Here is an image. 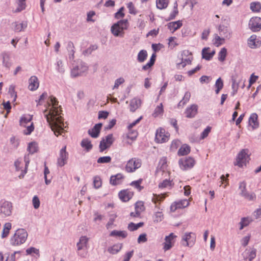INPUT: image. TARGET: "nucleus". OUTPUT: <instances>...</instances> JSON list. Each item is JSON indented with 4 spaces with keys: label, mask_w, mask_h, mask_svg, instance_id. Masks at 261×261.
<instances>
[{
    "label": "nucleus",
    "mask_w": 261,
    "mask_h": 261,
    "mask_svg": "<svg viewBox=\"0 0 261 261\" xmlns=\"http://www.w3.org/2000/svg\"><path fill=\"white\" fill-rule=\"evenodd\" d=\"M163 111V105L161 103L159 106H157L155 109L154 113H153V116L154 117L158 116L160 114H161Z\"/></svg>",
    "instance_id": "obj_51"
},
{
    "label": "nucleus",
    "mask_w": 261,
    "mask_h": 261,
    "mask_svg": "<svg viewBox=\"0 0 261 261\" xmlns=\"http://www.w3.org/2000/svg\"><path fill=\"white\" fill-rule=\"evenodd\" d=\"M141 100L137 98L132 99L130 101L129 107L131 112H135L141 106Z\"/></svg>",
    "instance_id": "obj_28"
},
{
    "label": "nucleus",
    "mask_w": 261,
    "mask_h": 261,
    "mask_svg": "<svg viewBox=\"0 0 261 261\" xmlns=\"http://www.w3.org/2000/svg\"><path fill=\"white\" fill-rule=\"evenodd\" d=\"M133 193L128 190L121 191L119 193L120 199L124 202L128 201L133 196Z\"/></svg>",
    "instance_id": "obj_23"
},
{
    "label": "nucleus",
    "mask_w": 261,
    "mask_h": 261,
    "mask_svg": "<svg viewBox=\"0 0 261 261\" xmlns=\"http://www.w3.org/2000/svg\"><path fill=\"white\" fill-rule=\"evenodd\" d=\"M88 70V66L85 63L80 61L77 64L74 66L71 71V75L72 77H76L81 75L83 73L87 71Z\"/></svg>",
    "instance_id": "obj_10"
},
{
    "label": "nucleus",
    "mask_w": 261,
    "mask_h": 261,
    "mask_svg": "<svg viewBox=\"0 0 261 261\" xmlns=\"http://www.w3.org/2000/svg\"><path fill=\"white\" fill-rule=\"evenodd\" d=\"M257 115L256 113H252L249 119V124L253 129L257 128L259 126V123L257 121Z\"/></svg>",
    "instance_id": "obj_26"
},
{
    "label": "nucleus",
    "mask_w": 261,
    "mask_h": 261,
    "mask_svg": "<svg viewBox=\"0 0 261 261\" xmlns=\"http://www.w3.org/2000/svg\"><path fill=\"white\" fill-rule=\"evenodd\" d=\"M25 1L26 0H16V3L17 5V7L12 10L13 13H19L25 9L26 7Z\"/></svg>",
    "instance_id": "obj_29"
},
{
    "label": "nucleus",
    "mask_w": 261,
    "mask_h": 261,
    "mask_svg": "<svg viewBox=\"0 0 261 261\" xmlns=\"http://www.w3.org/2000/svg\"><path fill=\"white\" fill-rule=\"evenodd\" d=\"M122 248L121 244H117L114 245L113 246L109 247L108 251L111 254H115L117 253Z\"/></svg>",
    "instance_id": "obj_36"
},
{
    "label": "nucleus",
    "mask_w": 261,
    "mask_h": 261,
    "mask_svg": "<svg viewBox=\"0 0 261 261\" xmlns=\"http://www.w3.org/2000/svg\"><path fill=\"white\" fill-rule=\"evenodd\" d=\"M32 202L33 206L35 209H37L40 206V200L37 196H34L33 198Z\"/></svg>",
    "instance_id": "obj_58"
},
{
    "label": "nucleus",
    "mask_w": 261,
    "mask_h": 261,
    "mask_svg": "<svg viewBox=\"0 0 261 261\" xmlns=\"http://www.w3.org/2000/svg\"><path fill=\"white\" fill-rule=\"evenodd\" d=\"M191 97V93L189 91L185 93V95L181 100L179 101L178 104V107H182L186 105L189 100Z\"/></svg>",
    "instance_id": "obj_38"
},
{
    "label": "nucleus",
    "mask_w": 261,
    "mask_h": 261,
    "mask_svg": "<svg viewBox=\"0 0 261 261\" xmlns=\"http://www.w3.org/2000/svg\"><path fill=\"white\" fill-rule=\"evenodd\" d=\"M178 164L181 170H187L194 167L195 161L192 157H186L180 159L178 161Z\"/></svg>",
    "instance_id": "obj_8"
},
{
    "label": "nucleus",
    "mask_w": 261,
    "mask_h": 261,
    "mask_svg": "<svg viewBox=\"0 0 261 261\" xmlns=\"http://www.w3.org/2000/svg\"><path fill=\"white\" fill-rule=\"evenodd\" d=\"M163 218V215L162 212H156L154 215V221L159 222L162 220Z\"/></svg>",
    "instance_id": "obj_53"
},
{
    "label": "nucleus",
    "mask_w": 261,
    "mask_h": 261,
    "mask_svg": "<svg viewBox=\"0 0 261 261\" xmlns=\"http://www.w3.org/2000/svg\"><path fill=\"white\" fill-rule=\"evenodd\" d=\"M147 241V238H146V234L145 233H142L141 234L137 240V242L138 243H145Z\"/></svg>",
    "instance_id": "obj_64"
},
{
    "label": "nucleus",
    "mask_w": 261,
    "mask_h": 261,
    "mask_svg": "<svg viewBox=\"0 0 261 261\" xmlns=\"http://www.w3.org/2000/svg\"><path fill=\"white\" fill-rule=\"evenodd\" d=\"M142 179H139V180L132 181L130 184V185L135 187L139 191H140L143 188V187H141L140 186V184L142 183Z\"/></svg>",
    "instance_id": "obj_49"
},
{
    "label": "nucleus",
    "mask_w": 261,
    "mask_h": 261,
    "mask_svg": "<svg viewBox=\"0 0 261 261\" xmlns=\"http://www.w3.org/2000/svg\"><path fill=\"white\" fill-rule=\"evenodd\" d=\"M189 205V202L187 199L181 200L174 202L170 206L171 211L175 212L178 208H182L187 207Z\"/></svg>",
    "instance_id": "obj_18"
},
{
    "label": "nucleus",
    "mask_w": 261,
    "mask_h": 261,
    "mask_svg": "<svg viewBox=\"0 0 261 261\" xmlns=\"http://www.w3.org/2000/svg\"><path fill=\"white\" fill-rule=\"evenodd\" d=\"M182 25V23L180 20L169 22L168 24V29L173 33L176 30L180 28Z\"/></svg>",
    "instance_id": "obj_31"
},
{
    "label": "nucleus",
    "mask_w": 261,
    "mask_h": 261,
    "mask_svg": "<svg viewBox=\"0 0 261 261\" xmlns=\"http://www.w3.org/2000/svg\"><path fill=\"white\" fill-rule=\"evenodd\" d=\"M249 150L248 149H242L236 156V160L234 162V165L238 166L239 167H243L246 166L247 163L250 160Z\"/></svg>",
    "instance_id": "obj_4"
},
{
    "label": "nucleus",
    "mask_w": 261,
    "mask_h": 261,
    "mask_svg": "<svg viewBox=\"0 0 261 261\" xmlns=\"http://www.w3.org/2000/svg\"><path fill=\"white\" fill-rule=\"evenodd\" d=\"M66 146H65L60 151L59 156L57 160V165L58 166L63 167L67 162L68 159V153L66 151Z\"/></svg>",
    "instance_id": "obj_16"
},
{
    "label": "nucleus",
    "mask_w": 261,
    "mask_h": 261,
    "mask_svg": "<svg viewBox=\"0 0 261 261\" xmlns=\"http://www.w3.org/2000/svg\"><path fill=\"white\" fill-rule=\"evenodd\" d=\"M156 7L159 9L166 8L168 6L167 0H156Z\"/></svg>",
    "instance_id": "obj_46"
},
{
    "label": "nucleus",
    "mask_w": 261,
    "mask_h": 261,
    "mask_svg": "<svg viewBox=\"0 0 261 261\" xmlns=\"http://www.w3.org/2000/svg\"><path fill=\"white\" fill-rule=\"evenodd\" d=\"M32 119V116L30 115H24L22 116L19 121L20 125L22 126L26 127L28 123L31 122Z\"/></svg>",
    "instance_id": "obj_32"
},
{
    "label": "nucleus",
    "mask_w": 261,
    "mask_h": 261,
    "mask_svg": "<svg viewBox=\"0 0 261 261\" xmlns=\"http://www.w3.org/2000/svg\"><path fill=\"white\" fill-rule=\"evenodd\" d=\"M28 88L31 91H35L39 87V82L38 78L36 76H31L29 80Z\"/></svg>",
    "instance_id": "obj_24"
},
{
    "label": "nucleus",
    "mask_w": 261,
    "mask_h": 261,
    "mask_svg": "<svg viewBox=\"0 0 261 261\" xmlns=\"http://www.w3.org/2000/svg\"><path fill=\"white\" fill-rule=\"evenodd\" d=\"M250 9L255 12H258L261 9V4L259 2H252L250 4Z\"/></svg>",
    "instance_id": "obj_43"
},
{
    "label": "nucleus",
    "mask_w": 261,
    "mask_h": 261,
    "mask_svg": "<svg viewBox=\"0 0 261 261\" xmlns=\"http://www.w3.org/2000/svg\"><path fill=\"white\" fill-rule=\"evenodd\" d=\"M114 141L113 134H109L105 138H102L99 144V151L102 152L109 148Z\"/></svg>",
    "instance_id": "obj_11"
},
{
    "label": "nucleus",
    "mask_w": 261,
    "mask_h": 261,
    "mask_svg": "<svg viewBox=\"0 0 261 261\" xmlns=\"http://www.w3.org/2000/svg\"><path fill=\"white\" fill-rule=\"evenodd\" d=\"M14 28L13 30L16 32H20L23 31L27 27L28 24L25 21H22L21 23L15 22L12 24Z\"/></svg>",
    "instance_id": "obj_27"
},
{
    "label": "nucleus",
    "mask_w": 261,
    "mask_h": 261,
    "mask_svg": "<svg viewBox=\"0 0 261 261\" xmlns=\"http://www.w3.org/2000/svg\"><path fill=\"white\" fill-rule=\"evenodd\" d=\"M10 143L14 148H17L19 146V140L14 136L10 138Z\"/></svg>",
    "instance_id": "obj_60"
},
{
    "label": "nucleus",
    "mask_w": 261,
    "mask_h": 261,
    "mask_svg": "<svg viewBox=\"0 0 261 261\" xmlns=\"http://www.w3.org/2000/svg\"><path fill=\"white\" fill-rule=\"evenodd\" d=\"M38 149V144L35 142L29 143L27 148V151L30 154H34L37 152Z\"/></svg>",
    "instance_id": "obj_33"
},
{
    "label": "nucleus",
    "mask_w": 261,
    "mask_h": 261,
    "mask_svg": "<svg viewBox=\"0 0 261 261\" xmlns=\"http://www.w3.org/2000/svg\"><path fill=\"white\" fill-rule=\"evenodd\" d=\"M111 161V158L109 156L100 157L97 160L98 163H109Z\"/></svg>",
    "instance_id": "obj_50"
},
{
    "label": "nucleus",
    "mask_w": 261,
    "mask_h": 261,
    "mask_svg": "<svg viewBox=\"0 0 261 261\" xmlns=\"http://www.w3.org/2000/svg\"><path fill=\"white\" fill-rule=\"evenodd\" d=\"M250 29L253 32H258L261 29V18L258 17H252L249 23Z\"/></svg>",
    "instance_id": "obj_17"
},
{
    "label": "nucleus",
    "mask_w": 261,
    "mask_h": 261,
    "mask_svg": "<svg viewBox=\"0 0 261 261\" xmlns=\"http://www.w3.org/2000/svg\"><path fill=\"white\" fill-rule=\"evenodd\" d=\"M211 129V127L210 126H207L205 129H204L201 134V139H203L206 138L210 133Z\"/></svg>",
    "instance_id": "obj_63"
},
{
    "label": "nucleus",
    "mask_w": 261,
    "mask_h": 261,
    "mask_svg": "<svg viewBox=\"0 0 261 261\" xmlns=\"http://www.w3.org/2000/svg\"><path fill=\"white\" fill-rule=\"evenodd\" d=\"M249 223V220L248 219L246 218H242L241 219V220L240 222L239 223V224L240 225V229L242 230L244 228V227L247 226L248 225Z\"/></svg>",
    "instance_id": "obj_55"
},
{
    "label": "nucleus",
    "mask_w": 261,
    "mask_h": 261,
    "mask_svg": "<svg viewBox=\"0 0 261 261\" xmlns=\"http://www.w3.org/2000/svg\"><path fill=\"white\" fill-rule=\"evenodd\" d=\"M124 8H120L119 10L115 14V18L119 19L124 17L125 14L123 13Z\"/></svg>",
    "instance_id": "obj_54"
},
{
    "label": "nucleus",
    "mask_w": 261,
    "mask_h": 261,
    "mask_svg": "<svg viewBox=\"0 0 261 261\" xmlns=\"http://www.w3.org/2000/svg\"><path fill=\"white\" fill-rule=\"evenodd\" d=\"M15 86L11 85L10 86L9 88L8 93L10 94L11 97L13 98L12 101H15L17 98V93L15 90Z\"/></svg>",
    "instance_id": "obj_42"
},
{
    "label": "nucleus",
    "mask_w": 261,
    "mask_h": 261,
    "mask_svg": "<svg viewBox=\"0 0 261 261\" xmlns=\"http://www.w3.org/2000/svg\"><path fill=\"white\" fill-rule=\"evenodd\" d=\"M47 105L48 108L44 111L43 114L51 130L58 136L64 131L60 106H58V101L54 96H49Z\"/></svg>",
    "instance_id": "obj_1"
},
{
    "label": "nucleus",
    "mask_w": 261,
    "mask_h": 261,
    "mask_svg": "<svg viewBox=\"0 0 261 261\" xmlns=\"http://www.w3.org/2000/svg\"><path fill=\"white\" fill-rule=\"evenodd\" d=\"M165 198V196L164 195H157L156 194H153V196L151 200L153 203L156 204V202L162 201Z\"/></svg>",
    "instance_id": "obj_52"
},
{
    "label": "nucleus",
    "mask_w": 261,
    "mask_h": 261,
    "mask_svg": "<svg viewBox=\"0 0 261 261\" xmlns=\"http://www.w3.org/2000/svg\"><path fill=\"white\" fill-rule=\"evenodd\" d=\"M28 237V233L24 229H17L10 239V243L13 246H17L24 243Z\"/></svg>",
    "instance_id": "obj_3"
},
{
    "label": "nucleus",
    "mask_w": 261,
    "mask_h": 261,
    "mask_svg": "<svg viewBox=\"0 0 261 261\" xmlns=\"http://www.w3.org/2000/svg\"><path fill=\"white\" fill-rule=\"evenodd\" d=\"M88 238L86 236H82L80 238L79 242L77 243V254L82 257H85L87 253L82 251V250L87 248Z\"/></svg>",
    "instance_id": "obj_13"
},
{
    "label": "nucleus",
    "mask_w": 261,
    "mask_h": 261,
    "mask_svg": "<svg viewBox=\"0 0 261 261\" xmlns=\"http://www.w3.org/2000/svg\"><path fill=\"white\" fill-rule=\"evenodd\" d=\"M141 166V161L138 158H132L129 160L125 166V170L126 172L130 173L135 171Z\"/></svg>",
    "instance_id": "obj_9"
},
{
    "label": "nucleus",
    "mask_w": 261,
    "mask_h": 261,
    "mask_svg": "<svg viewBox=\"0 0 261 261\" xmlns=\"http://www.w3.org/2000/svg\"><path fill=\"white\" fill-rule=\"evenodd\" d=\"M81 146L84 148L87 151H89L92 148V145L90 140L88 139H84L81 143Z\"/></svg>",
    "instance_id": "obj_35"
},
{
    "label": "nucleus",
    "mask_w": 261,
    "mask_h": 261,
    "mask_svg": "<svg viewBox=\"0 0 261 261\" xmlns=\"http://www.w3.org/2000/svg\"><path fill=\"white\" fill-rule=\"evenodd\" d=\"M129 25L127 19H121L111 26V33L115 37H123L124 31L128 29Z\"/></svg>",
    "instance_id": "obj_2"
},
{
    "label": "nucleus",
    "mask_w": 261,
    "mask_h": 261,
    "mask_svg": "<svg viewBox=\"0 0 261 261\" xmlns=\"http://www.w3.org/2000/svg\"><path fill=\"white\" fill-rule=\"evenodd\" d=\"M125 82L123 77H119L115 80L113 89L118 88L120 85L123 84Z\"/></svg>",
    "instance_id": "obj_61"
},
{
    "label": "nucleus",
    "mask_w": 261,
    "mask_h": 261,
    "mask_svg": "<svg viewBox=\"0 0 261 261\" xmlns=\"http://www.w3.org/2000/svg\"><path fill=\"white\" fill-rule=\"evenodd\" d=\"M219 34L220 36L224 39H229L231 37V33L228 28L224 25H219Z\"/></svg>",
    "instance_id": "obj_22"
},
{
    "label": "nucleus",
    "mask_w": 261,
    "mask_h": 261,
    "mask_svg": "<svg viewBox=\"0 0 261 261\" xmlns=\"http://www.w3.org/2000/svg\"><path fill=\"white\" fill-rule=\"evenodd\" d=\"M198 106L195 104L192 105L188 107L185 111L186 116L187 118H193L197 113Z\"/></svg>",
    "instance_id": "obj_21"
},
{
    "label": "nucleus",
    "mask_w": 261,
    "mask_h": 261,
    "mask_svg": "<svg viewBox=\"0 0 261 261\" xmlns=\"http://www.w3.org/2000/svg\"><path fill=\"white\" fill-rule=\"evenodd\" d=\"M30 153L25 154L24 156V161L25 162V168L22 171V173L19 176V177H23L27 172V169L30 163Z\"/></svg>",
    "instance_id": "obj_41"
},
{
    "label": "nucleus",
    "mask_w": 261,
    "mask_h": 261,
    "mask_svg": "<svg viewBox=\"0 0 261 261\" xmlns=\"http://www.w3.org/2000/svg\"><path fill=\"white\" fill-rule=\"evenodd\" d=\"M171 186V181L168 179L164 180L159 185V187L164 188Z\"/></svg>",
    "instance_id": "obj_62"
},
{
    "label": "nucleus",
    "mask_w": 261,
    "mask_h": 261,
    "mask_svg": "<svg viewBox=\"0 0 261 261\" xmlns=\"http://www.w3.org/2000/svg\"><path fill=\"white\" fill-rule=\"evenodd\" d=\"M127 8L129 10V13L135 15L137 13L135 6L132 2H129L127 5Z\"/></svg>",
    "instance_id": "obj_57"
},
{
    "label": "nucleus",
    "mask_w": 261,
    "mask_h": 261,
    "mask_svg": "<svg viewBox=\"0 0 261 261\" xmlns=\"http://www.w3.org/2000/svg\"><path fill=\"white\" fill-rule=\"evenodd\" d=\"M196 236L193 232H186L181 239V244L185 246L192 247L195 244Z\"/></svg>",
    "instance_id": "obj_12"
},
{
    "label": "nucleus",
    "mask_w": 261,
    "mask_h": 261,
    "mask_svg": "<svg viewBox=\"0 0 261 261\" xmlns=\"http://www.w3.org/2000/svg\"><path fill=\"white\" fill-rule=\"evenodd\" d=\"M11 228V224L9 222L5 224L2 233V238H5L8 236Z\"/></svg>",
    "instance_id": "obj_40"
},
{
    "label": "nucleus",
    "mask_w": 261,
    "mask_h": 261,
    "mask_svg": "<svg viewBox=\"0 0 261 261\" xmlns=\"http://www.w3.org/2000/svg\"><path fill=\"white\" fill-rule=\"evenodd\" d=\"M25 129L23 130V133L25 135H28L31 134V133L34 130V127L33 125V123L32 122L31 124L28 126H27Z\"/></svg>",
    "instance_id": "obj_59"
},
{
    "label": "nucleus",
    "mask_w": 261,
    "mask_h": 261,
    "mask_svg": "<svg viewBox=\"0 0 261 261\" xmlns=\"http://www.w3.org/2000/svg\"><path fill=\"white\" fill-rule=\"evenodd\" d=\"M232 89H238L240 80H237V75H234L231 77Z\"/></svg>",
    "instance_id": "obj_48"
},
{
    "label": "nucleus",
    "mask_w": 261,
    "mask_h": 261,
    "mask_svg": "<svg viewBox=\"0 0 261 261\" xmlns=\"http://www.w3.org/2000/svg\"><path fill=\"white\" fill-rule=\"evenodd\" d=\"M256 36L253 35L250 37L248 40V45L251 48H255L257 47L255 43Z\"/></svg>",
    "instance_id": "obj_44"
},
{
    "label": "nucleus",
    "mask_w": 261,
    "mask_h": 261,
    "mask_svg": "<svg viewBox=\"0 0 261 261\" xmlns=\"http://www.w3.org/2000/svg\"><path fill=\"white\" fill-rule=\"evenodd\" d=\"M239 190H240V195L245 199L249 201H254L256 199V195L254 193H249L246 189V184L245 181L240 183Z\"/></svg>",
    "instance_id": "obj_6"
},
{
    "label": "nucleus",
    "mask_w": 261,
    "mask_h": 261,
    "mask_svg": "<svg viewBox=\"0 0 261 261\" xmlns=\"http://www.w3.org/2000/svg\"><path fill=\"white\" fill-rule=\"evenodd\" d=\"M13 210V204L8 201H0V217L10 216Z\"/></svg>",
    "instance_id": "obj_5"
},
{
    "label": "nucleus",
    "mask_w": 261,
    "mask_h": 261,
    "mask_svg": "<svg viewBox=\"0 0 261 261\" xmlns=\"http://www.w3.org/2000/svg\"><path fill=\"white\" fill-rule=\"evenodd\" d=\"M227 55V49L226 48L223 47L221 48L218 53V60L220 61L223 62L225 60Z\"/></svg>",
    "instance_id": "obj_45"
},
{
    "label": "nucleus",
    "mask_w": 261,
    "mask_h": 261,
    "mask_svg": "<svg viewBox=\"0 0 261 261\" xmlns=\"http://www.w3.org/2000/svg\"><path fill=\"white\" fill-rule=\"evenodd\" d=\"M127 236V233L126 231L122 230L119 231L114 230L111 231L110 234V236L111 237H120L122 238H125Z\"/></svg>",
    "instance_id": "obj_34"
},
{
    "label": "nucleus",
    "mask_w": 261,
    "mask_h": 261,
    "mask_svg": "<svg viewBox=\"0 0 261 261\" xmlns=\"http://www.w3.org/2000/svg\"><path fill=\"white\" fill-rule=\"evenodd\" d=\"M147 57V53L145 50H141L138 54L137 60L140 63L145 61Z\"/></svg>",
    "instance_id": "obj_39"
},
{
    "label": "nucleus",
    "mask_w": 261,
    "mask_h": 261,
    "mask_svg": "<svg viewBox=\"0 0 261 261\" xmlns=\"http://www.w3.org/2000/svg\"><path fill=\"white\" fill-rule=\"evenodd\" d=\"M225 39L217 34L214 35V44L216 46H219L224 42Z\"/></svg>",
    "instance_id": "obj_37"
},
{
    "label": "nucleus",
    "mask_w": 261,
    "mask_h": 261,
    "mask_svg": "<svg viewBox=\"0 0 261 261\" xmlns=\"http://www.w3.org/2000/svg\"><path fill=\"white\" fill-rule=\"evenodd\" d=\"M2 58V64L3 66L9 69L12 66V62L10 60V55L8 52H3L1 55Z\"/></svg>",
    "instance_id": "obj_19"
},
{
    "label": "nucleus",
    "mask_w": 261,
    "mask_h": 261,
    "mask_svg": "<svg viewBox=\"0 0 261 261\" xmlns=\"http://www.w3.org/2000/svg\"><path fill=\"white\" fill-rule=\"evenodd\" d=\"M170 134L163 128L157 129L155 134V140L157 143H163L169 140Z\"/></svg>",
    "instance_id": "obj_14"
},
{
    "label": "nucleus",
    "mask_w": 261,
    "mask_h": 261,
    "mask_svg": "<svg viewBox=\"0 0 261 261\" xmlns=\"http://www.w3.org/2000/svg\"><path fill=\"white\" fill-rule=\"evenodd\" d=\"M123 178L124 176L121 173L112 175L110 177V183L114 186L119 185L122 183Z\"/></svg>",
    "instance_id": "obj_25"
},
{
    "label": "nucleus",
    "mask_w": 261,
    "mask_h": 261,
    "mask_svg": "<svg viewBox=\"0 0 261 261\" xmlns=\"http://www.w3.org/2000/svg\"><path fill=\"white\" fill-rule=\"evenodd\" d=\"M181 62L177 63L179 69L184 68L187 65L190 64L192 60V54L188 50H184L181 53Z\"/></svg>",
    "instance_id": "obj_7"
},
{
    "label": "nucleus",
    "mask_w": 261,
    "mask_h": 261,
    "mask_svg": "<svg viewBox=\"0 0 261 261\" xmlns=\"http://www.w3.org/2000/svg\"><path fill=\"white\" fill-rule=\"evenodd\" d=\"M94 187L96 188H99L101 186V181L100 178L98 176H95L94 177L93 180Z\"/></svg>",
    "instance_id": "obj_56"
},
{
    "label": "nucleus",
    "mask_w": 261,
    "mask_h": 261,
    "mask_svg": "<svg viewBox=\"0 0 261 261\" xmlns=\"http://www.w3.org/2000/svg\"><path fill=\"white\" fill-rule=\"evenodd\" d=\"M176 237L177 236L173 233H170L168 236L165 237V242L163 244V249L164 251L170 250L173 246Z\"/></svg>",
    "instance_id": "obj_15"
},
{
    "label": "nucleus",
    "mask_w": 261,
    "mask_h": 261,
    "mask_svg": "<svg viewBox=\"0 0 261 261\" xmlns=\"http://www.w3.org/2000/svg\"><path fill=\"white\" fill-rule=\"evenodd\" d=\"M191 148L189 145L185 144H183L179 149L177 154L179 156L186 155L190 152Z\"/></svg>",
    "instance_id": "obj_30"
},
{
    "label": "nucleus",
    "mask_w": 261,
    "mask_h": 261,
    "mask_svg": "<svg viewBox=\"0 0 261 261\" xmlns=\"http://www.w3.org/2000/svg\"><path fill=\"white\" fill-rule=\"evenodd\" d=\"M178 13V11L177 9V4L176 3H175L174 4V10L170 13V16H169L168 19H167V20H170L174 19Z\"/></svg>",
    "instance_id": "obj_47"
},
{
    "label": "nucleus",
    "mask_w": 261,
    "mask_h": 261,
    "mask_svg": "<svg viewBox=\"0 0 261 261\" xmlns=\"http://www.w3.org/2000/svg\"><path fill=\"white\" fill-rule=\"evenodd\" d=\"M102 125V124L101 123L96 124L92 129H89L88 134L93 138H98Z\"/></svg>",
    "instance_id": "obj_20"
}]
</instances>
